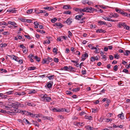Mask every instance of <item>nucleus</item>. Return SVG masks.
<instances>
[{"mask_svg": "<svg viewBox=\"0 0 130 130\" xmlns=\"http://www.w3.org/2000/svg\"><path fill=\"white\" fill-rule=\"evenodd\" d=\"M27 105L29 106H35V105L34 104L32 103L28 102L27 103Z\"/></svg>", "mask_w": 130, "mask_h": 130, "instance_id": "obj_31", "label": "nucleus"}, {"mask_svg": "<svg viewBox=\"0 0 130 130\" xmlns=\"http://www.w3.org/2000/svg\"><path fill=\"white\" fill-rule=\"evenodd\" d=\"M9 57H10L11 59L13 60L14 59V58L15 57V56L14 55H7Z\"/></svg>", "mask_w": 130, "mask_h": 130, "instance_id": "obj_48", "label": "nucleus"}, {"mask_svg": "<svg viewBox=\"0 0 130 130\" xmlns=\"http://www.w3.org/2000/svg\"><path fill=\"white\" fill-rule=\"evenodd\" d=\"M63 36H61L59 38L57 39V41H63Z\"/></svg>", "mask_w": 130, "mask_h": 130, "instance_id": "obj_33", "label": "nucleus"}, {"mask_svg": "<svg viewBox=\"0 0 130 130\" xmlns=\"http://www.w3.org/2000/svg\"><path fill=\"white\" fill-rule=\"evenodd\" d=\"M51 110L54 112H58V109H57L55 108H54L51 109Z\"/></svg>", "mask_w": 130, "mask_h": 130, "instance_id": "obj_53", "label": "nucleus"}, {"mask_svg": "<svg viewBox=\"0 0 130 130\" xmlns=\"http://www.w3.org/2000/svg\"><path fill=\"white\" fill-rule=\"evenodd\" d=\"M16 10H15V8L13 9H11L8 10H7V11L8 12H9L11 13H16Z\"/></svg>", "mask_w": 130, "mask_h": 130, "instance_id": "obj_19", "label": "nucleus"}, {"mask_svg": "<svg viewBox=\"0 0 130 130\" xmlns=\"http://www.w3.org/2000/svg\"><path fill=\"white\" fill-rule=\"evenodd\" d=\"M118 116L121 119H124V114L122 112L121 114L118 115Z\"/></svg>", "mask_w": 130, "mask_h": 130, "instance_id": "obj_16", "label": "nucleus"}, {"mask_svg": "<svg viewBox=\"0 0 130 130\" xmlns=\"http://www.w3.org/2000/svg\"><path fill=\"white\" fill-rule=\"evenodd\" d=\"M20 111L21 112L20 113H21L22 115H26L28 116L29 115H32V113L27 111L26 110H20Z\"/></svg>", "mask_w": 130, "mask_h": 130, "instance_id": "obj_4", "label": "nucleus"}, {"mask_svg": "<svg viewBox=\"0 0 130 130\" xmlns=\"http://www.w3.org/2000/svg\"><path fill=\"white\" fill-rule=\"evenodd\" d=\"M36 92L35 89L31 90L29 92L28 94H31L36 93Z\"/></svg>", "mask_w": 130, "mask_h": 130, "instance_id": "obj_21", "label": "nucleus"}, {"mask_svg": "<svg viewBox=\"0 0 130 130\" xmlns=\"http://www.w3.org/2000/svg\"><path fill=\"white\" fill-rule=\"evenodd\" d=\"M120 25H121V26L123 27L124 28H125L126 25L125 23L124 22H120Z\"/></svg>", "mask_w": 130, "mask_h": 130, "instance_id": "obj_28", "label": "nucleus"}, {"mask_svg": "<svg viewBox=\"0 0 130 130\" xmlns=\"http://www.w3.org/2000/svg\"><path fill=\"white\" fill-rule=\"evenodd\" d=\"M63 8L66 9H71V7L69 5H64L63 6Z\"/></svg>", "mask_w": 130, "mask_h": 130, "instance_id": "obj_18", "label": "nucleus"}, {"mask_svg": "<svg viewBox=\"0 0 130 130\" xmlns=\"http://www.w3.org/2000/svg\"><path fill=\"white\" fill-rule=\"evenodd\" d=\"M82 16V15H77L75 16V19L77 20H79L81 18Z\"/></svg>", "mask_w": 130, "mask_h": 130, "instance_id": "obj_26", "label": "nucleus"}, {"mask_svg": "<svg viewBox=\"0 0 130 130\" xmlns=\"http://www.w3.org/2000/svg\"><path fill=\"white\" fill-rule=\"evenodd\" d=\"M42 63L43 64H48L49 63V62L48 61H47V59L46 58H44L42 61Z\"/></svg>", "mask_w": 130, "mask_h": 130, "instance_id": "obj_17", "label": "nucleus"}, {"mask_svg": "<svg viewBox=\"0 0 130 130\" xmlns=\"http://www.w3.org/2000/svg\"><path fill=\"white\" fill-rule=\"evenodd\" d=\"M95 11H98L96 9L90 7H86L84 9L79 8V12H87L91 13Z\"/></svg>", "mask_w": 130, "mask_h": 130, "instance_id": "obj_2", "label": "nucleus"}, {"mask_svg": "<svg viewBox=\"0 0 130 130\" xmlns=\"http://www.w3.org/2000/svg\"><path fill=\"white\" fill-rule=\"evenodd\" d=\"M68 33L69 35H68V37L69 38H70V36H71L72 35V34L70 31H68Z\"/></svg>", "mask_w": 130, "mask_h": 130, "instance_id": "obj_55", "label": "nucleus"}, {"mask_svg": "<svg viewBox=\"0 0 130 130\" xmlns=\"http://www.w3.org/2000/svg\"><path fill=\"white\" fill-rule=\"evenodd\" d=\"M118 69V66L117 65H116L113 67V70L115 71H117Z\"/></svg>", "mask_w": 130, "mask_h": 130, "instance_id": "obj_49", "label": "nucleus"}, {"mask_svg": "<svg viewBox=\"0 0 130 130\" xmlns=\"http://www.w3.org/2000/svg\"><path fill=\"white\" fill-rule=\"evenodd\" d=\"M85 118L87 119H88L89 120H91L92 118V116H85Z\"/></svg>", "mask_w": 130, "mask_h": 130, "instance_id": "obj_39", "label": "nucleus"}, {"mask_svg": "<svg viewBox=\"0 0 130 130\" xmlns=\"http://www.w3.org/2000/svg\"><path fill=\"white\" fill-rule=\"evenodd\" d=\"M73 20V19L72 18H69L66 21V22L68 25H70L72 23Z\"/></svg>", "mask_w": 130, "mask_h": 130, "instance_id": "obj_8", "label": "nucleus"}, {"mask_svg": "<svg viewBox=\"0 0 130 130\" xmlns=\"http://www.w3.org/2000/svg\"><path fill=\"white\" fill-rule=\"evenodd\" d=\"M88 46L89 47V48H90L91 49H95V47H94L92 46V45L91 44H89L88 45Z\"/></svg>", "mask_w": 130, "mask_h": 130, "instance_id": "obj_30", "label": "nucleus"}, {"mask_svg": "<svg viewBox=\"0 0 130 130\" xmlns=\"http://www.w3.org/2000/svg\"><path fill=\"white\" fill-rule=\"evenodd\" d=\"M54 75H52L50 76H49L47 77L50 80H51L54 78Z\"/></svg>", "mask_w": 130, "mask_h": 130, "instance_id": "obj_36", "label": "nucleus"}, {"mask_svg": "<svg viewBox=\"0 0 130 130\" xmlns=\"http://www.w3.org/2000/svg\"><path fill=\"white\" fill-rule=\"evenodd\" d=\"M119 57V55H118V54L114 55V57L115 58L118 59Z\"/></svg>", "mask_w": 130, "mask_h": 130, "instance_id": "obj_62", "label": "nucleus"}, {"mask_svg": "<svg viewBox=\"0 0 130 130\" xmlns=\"http://www.w3.org/2000/svg\"><path fill=\"white\" fill-rule=\"evenodd\" d=\"M95 49H94L95 50L94 51V53H99L100 52H99V48H96V47H95Z\"/></svg>", "mask_w": 130, "mask_h": 130, "instance_id": "obj_35", "label": "nucleus"}, {"mask_svg": "<svg viewBox=\"0 0 130 130\" xmlns=\"http://www.w3.org/2000/svg\"><path fill=\"white\" fill-rule=\"evenodd\" d=\"M57 19L56 18H54L53 19H51V22L53 23H54L55 21L57 20Z\"/></svg>", "mask_w": 130, "mask_h": 130, "instance_id": "obj_41", "label": "nucleus"}, {"mask_svg": "<svg viewBox=\"0 0 130 130\" xmlns=\"http://www.w3.org/2000/svg\"><path fill=\"white\" fill-rule=\"evenodd\" d=\"M36 68L35 67H31L28 68V70H34Z\"/></svg>", "mask_w": 130, "mask_h": 130, "instance_id": "obj_27", "label": "nucleus"}, {"mask_svg": "<svg viewBox=\"0 0 130 130\" xmlns=\"http://www.w3.org/2000/svg\"><path fill=\"white\" fill-rule=\"evenodd\" d=\"M47 61H48L49 62H51L52 60V58L50 57H48L47 59Z\"/></svg>", "mask_w": 130, "mask_h": 130, "instance_id": "obj_51", "label": "nucleus"}, {"mask_svg": "<svg viewBox=\"0 0 130 130\" xmlns=\"http://www.w3.org/2000/svg\"><path fill=\"white\" fill-rule=\"evenodd\" d=\"M33 124H34L36 126L39 127V124L37 123V121H35L34 120L32 121Z\"/></svg>", "mask_w": 130, "mask_h": 130, "instance_id": "obj_24", "label": "nucleus"}, {"mask_svg": "<svg viewBox=\"0 0 130 130\" xmlns=\"http://www.w3.org/2000/svg\"><path fill=\"white\" fill-rule=\"evenodd\" d=\"M96 32L97 33H105L106 32V31L105 30H103L102 29H98L96 30Z\"/></svg>", "mask_w": 130, "mask_h": 130, "instance_id": "obj_15", "label": "nucleus"}, {"mask_svg": "<svg viewBox=\"0 0 130 130\" xmlns=\"http://www.w3.org/2000/svg\"><path fill=\"white\" fill-rule=\"evenodd\" d=\"M58 112H62L64 111V108H61L60 109H58Z\"/></svg>", "mask_w": 130, "mask_h": 130, "instance_id": "obj_50", "label": "nucleus"}, {"mask_svg": "<svg viewBox=\"0 0 130 130\" xmlns=\"http://www.w3.org/2000/svg\"><path fill=\"white\" fill-rule=\"evenodd\" d=\"M82 3L84 4H87L89 5H90L92 4V3L91 1L89 0H82Z\"/></svg>", "mask_w": 130, "mask_h": 130, "instance_id": "obj_5", "label": "nucleus"}, {"mask_svg": "<svg viewBox=\"0 0 130 130\" xmlns=\"http://www.w3.org/2000/svg\"><path fill=\"white\" fill-rule=\"evenodd\" d=\"M26 93L24 91L21 92H17L15 93V95H18L19 96L23 95L25 94Z\"/></svg>", "mask_w": 130, "mask_h": 130, "instance_id": "obj_7", "label": "nucleus"}, {"mask_svg": "<svg viewBox=\"0 0 130 130\" xmlns=\"http://www.w3.org/2000/svg\"><path fill=\"white\" fill-rule=\"evenodd\" d=\"M122 72L126 74H129L128 70L126 69H124Z\"/></svg>", "mask_w": 130, "mask_h": 130, "instance_id": "obj_44", "label": "nucleus"}, {"mask_svg": "<svg viewBox=\"0 0 130 130\" xmlns=\"http://www.w3.org/2000/svg\"><path fill=\"white\" fill-rule=\"evenodd\" d=\"M80 90V88H76L73 89H72V91L74 92H77L79 91Z\"/></svg>", "mask_w": 130, "mask_h": 130, "instance_id": "obj_38", "label": "nucleus"}, {"mask_svg": "<svg viewBox=\"0 0 130 130\" xmlns=\"http://www.w3.org/2000/svg\"><path fill=\"white\" fill-rule=\"evenodd\" d=\"M63 68L64 70L66 71H68V67L67 66H64L63 67Z\"/></svg>", "mask_w": 130, "mask_h": 130, "instance_id": "obj_58", "label": "nucleus"}, {"mask_svg": "<svg viewBox=\"0 0 130 130\" xmlns=\"http://www.w3.org/2000/svg\"><path fill=\"white\" fill-rule=\"evenodd\" d=\"M5 109L7 110H10L12 112H10L8 111V113H20L21 111H20V110L18 109H14V108L11 106L10 105H9L8 106H5Z\"/></svg>", "mask_w": 130, "mask_h": 130, "instance_id": "obj_1", "label": "nucleus"}, {"mask_svg": "<svg viewBox=\"0 0 130 130\" xmlns=\"http://www.w3.org/2000/svg\"><path fill=\"white\" fill-rule=\"evenodd\" d=\"M98 23L100 24V25H106L107 24L105 22L102 21H99Z\"/></svg>", "mask_w": 130, "mask_h": 130, "instance_id": "obj_29", "label": "nucleus"}, {"mask_svg": "<svg viewBox=\"0 0 130 130\" xmlns=\"http://www.w3.org/2000/svg\"><path fill=\"white\" fill-rule=\"evenodd\" d=\"M75 69L73 67L71 66H69L68 67V71L70 72H74L75 71Z\"/></svg>", "mask_w": 130, "mask_h": 130, "instance_id": "obj_14", "label": "nucleus"}, {"mask_svg": "<svg viewBox=\"0 0 130 130\" xmlns=\"http://www.w3.org/2000/svg\"><path fill=\"white\" fill-rule=\"evenodd\" d=\"M51 99L50 97H47L45 99V100H44V101L45 102H49L51 100Z\"/></svg>", "mask_w": 130, "mask_h": 130, "instance_id": "obj_22", "label": "nucleus"}, {"mask_svg": "<svg viewBox=\"0 0 130 130\" xmlns=\"http://www.w3.org/2000/svg\"><path fill=\"white\" fill-rule=\"evenodd\" d=\"M34 56H34L33 55L30 54L28 56V58H34Z\"/></svg>", "mask_w": 130, "mask_h": 130, "instance_id": "obj_57", "label": "nucleus"}, {"mask_svg": "<svg viewBox=\"0 0 130 130\" xmlns=\"http://www.w3.org/2000/svg\"><path fill=\"white\" fill-rule=\"evenodd\" d=\"M53 25L54 26H56V28L58 29L62 27V25L60 23H55Z\"/></svg>", "mask_w": 130, "mask_h": 130, "instance_id": "obj_6", "label": "nucleus"}, {"mask_svg": "<svg viewBox=\"0 0 130 130\" xmlns=\"http://www.w3.org/2000/svg\"><path fill=\"white\" fill-rule=\"evenodd\" d=\"M53 81H51L48 82L47 84V86L49 89L51 88L53 85Z\"/></svg>", "mask_w": 130, "mask_h": 130, "instance_id": "obj_10", "label": "nucleus"}, {"mask_svg": "<svg viewBox=\"0 0 130 130\" xmlns=\"http://www.w3.org/2000/svg\"><path fill=\"white\" fill-rule=\"evenodd\" d=\"M85 127L88 130H94V129L93 127H91L89 125Z\"/></svg>", "mask_w": 130, "mask_h": 130, "instance_id": "obj_20", "label": "nucleus"}, {"mask_svg": "<svg viewBox=\"0 0 130 130\" xmlns=\"http://www.w3.org/2000/svg\"><path fill=\"white\" fill-rule=\"evenodd\" d=\"M34 59H35L38 62H39L40 61V58H39L37 56H35L34 57Z\"/></svg>", "mask_w": 130, "mask_h": 130, "instance_id": "obj_34", "label": "nucleus"}, {"mask_svg": "<svg viewBox=\"0 0 130 130\" xmlns=\"http://www.w3.org/2000/svg\"><path fill=\"white\" fill-rule=\"evenodd\" d=\"M57 50L56 48H54L53 49V52L55 53L56 54L57 53Z\"/></svg>", "mask_w": 130, "mask_h": 130, "instance_id": "obj_59", "label": "nucleus"}, {"mask_svg": "<svg viewBox=\"0 0 130 130\" xmlns=\"http://www.w3.org/2000/svg\"><path fill=\"white\" fill-rule=\"evenodd\" d=\"M66 94L68 95H72L73 93L70 91H66Z\"/></svg>", "mask_w": 130, "mask_h": 130, "instance_id": "obj_43", "label": "nucleus"}, {"mask_svg": "<svg viewBox=\"0 0 130 130\" xmlns=\"http://www.w3.org/2000/svg\"><path fill=\"white\" fill-rule=\"evenodd\" d=\"M32 9H30L28 10L27 11V13L28 14H30L32 12Z\"/></svg>", "mask_w": 130, "mask_h": 130, "instance_id": "obj_46", "label": "nucleus"}, {"mask_svg": "<svg viewBox=\"0 0 130 130\" xmlns=\"http://www.w3.org/2000/svg\"><path fill=\"white\" fill-rule=\"evenodd\" d=\"M2 34L4 35H6L7 34L8 35L9 34V33L8 31H5L3 32Z\"/></svg>", "mask_w": 130, "mask_h": 130, "instance_id": "obj_61", "label": "nucleus"}, {"mask_svg": "<svg viewBox=\"0 0 130 130\" xmlns=\"http://www.w3.org/2000/svg\"><path fill=\"white\" fill-rule=\"evenodd\" d=\"M11 106L14 108V109H18L19 107H23V104H21L20 103L16 102L15 103H12L11 105H10Z\"/></svg>", "mask_w": 130, "mask_h": 130, "instance_id": "obj_3", "label": "nucleus"}, {"mask_svg": "<svg viewBox=\"0 0 130 130\" xmlns=\"http://www.w3.org/2000/svg\"><path fill=\"white\" fill-rule=\"evenodd\" d=\"M7 44L6 43L1 44H0V46L1 47H4L6 46Z\"/></svg>", "mask_w": 130, "mask_h": 130, "instance_id": "obj_42", "label": "nucleus"}, {"mask_svg": "<svg viewBox=\"0 0 130 130\" xmlns=\"http://www.w3.org/2000/svg\"><path fill=\"white\" fill-rule=\"evenodd\" d=\"M4 25L6 26H7L8 24H7L5 22L0 23V25Z\"/></svg>", "mask_w": 130, "mask_h": 130, "instance_id": "obj_40", "label": "nucleus"}, {"mask_svg": "<svg viewBox=\"0 0 130 130\" xmlns=\"http://www.w3.org/2000/svg\"><path fill=\"white\" fill-rule=\"evenodd\" d=\"M103 19H104L105 20H107L108 21H111V22H115L116 21L115 20H112L111 18H107V17H103Z\"/></svg>", "mask_w": 130, "mask_h": 130, "instance_id": "obj_12", "label": "nucleus"}, {"mask_svg": "<svg viewBox=\"0 0 130 130\" xmlns=\"http://www.w3.org/2000/svg\"><path fill=\"white\" fill-rule=\"evenodd\" d=\"M43 9L45 10H47L49 11H50L53 9L54 8L52 7L47 6L46 7H44Z\"/></svg>", "mask_w": 130, "mask_h": 130, "instance_id": "obj_13", "label": "nucleus"}, {"mask_svg": "<svg viewBox=\"0 0 130 130\" xmlns=\"http://www.w3.org/2000/svg\"><path fill=\"white\" fill-rule=\"evenodd\" d=\"M125 28L127 30H130V26H127V25H126Z\"/></svg>", "mask_w": 130, "mask_h": 130, "instance_id": "obj_64", "label": "nucleus"}, {"mask_svg": "<svg viewBox=\"0 0 130 130\" xmlns=\"http://www.w3.org/2000/svg\"><path fill=\"white\" fill-rule=\"evenodd\" d=\"M13 91H9L6 92L5 94H7L8 95L10 94H12Z\"/></svg>", "mask_w": 130, "mask_h": 130, "instance_id": "obj_52", "label": "nucleus"}, {"mask_svg": "<svg viewBox=\"0 0 130 130\" xmlns=\"http://www.w3.org/2000/svg\"><path fill=\"white\" fill-rule=\"evenodd\" d=\"M43 118L44 120L47 119L51 120V117H49L45 116Z\"/></svg>", "mask_w": 130, "mask_h": 130, "instance_id": "obj_45", "label": "nucleus"}, {"mask_svg": "<svg viewBox=\"0 0 130 130\" xmlns=\"http://www.w3.org/2000/svg\"><path fill=\"white\" fill-rule=\"evenodd\" d=\"M0 70L2 71L3 72H4L5 73H6L7 72V71L5 70L4 69H0Z\"/></svg>", "mask_w": 130, "mask_h": 130, "instance_id": "obj_56", "label": "nucleus"}, {"mask_svg": "<svg viewBox=\"0 0 130 130\" xmlns=\"http://www.w3.org/2000/svg\"><path fill=\"white\" fill-rule=\"evenodd\" d=\"M58 58H54V61L56 62H58Z\"/></svg>", "mask_w": 130, "mask_h": 130, "instance_id": "obj_63", "label": "nucleus"}, {"mask_svg": "<svg viewBox=\"0 0 130 130\" xmlns=\"http://www.w3.org/2000/svg\"><path fill=\"white\" fill-rule=\"evenodd\" d=\"M71 12V11L69 10L68 11H65L63 13L65 14H70Z\"/></svg>", "mask_w": 130, "mask_h": 130, "instance_id": "obj_37", "label": "nucleus"}, {"mask_svg": "<svg viewBox=\"0 0 130 130\" xmlns=\"http://www.w3.org/2000/svg\"><path fill=\"white\" fill-rule=\"evenodd\" d=\"M50 42L49 40H48V41H47V40L44 41L43 42V44H50Z\"/></svg>", "mask_w": 130, "mask_h": 130, "instance_id": "obj_47", "label": "nucleus"}, {"mask_svg": "<svg viewBox=\"0 0 130 130\" xmlns=\"http://www.w3.org/2000/svg\"><path fill=\"white\" fill-rule=\"evenodd\" d=\"M88 54L86 52L85 53V54H83L81 57L82 60L84 61L86 59V57L87 58L88 57Z\"/></svg>", "mask_w": 130, "mask_h": 130, "instance_id": "obj_11", "label": "nucleus"}, {"mask_svg": "<svg viewBox=\"0 0 130 130\" xmlns=\"http://www.w3.org/2000/svg\"><path fill=\"white\" fill-rule=\"evenodd\" d=\"M8 24L13 26L14 27H18V26H16L17 25V24L14 22L9 21L8 22Z\"/></svg>", "mask_w": 130, "mask_h": 130, "instance_id": "obj_9", "label": "nucleus"}, {"mask_svg": "<svg viewBox=\"0 0 130 130\" xmlns=\"http://www.w3.org/2000/svg\"><path fill=\"white\" fill-rule=\"evenodd\" d=\"M34 24L35 25V28H37L38 27V26L39 25V24L38 23V22L37 21L35 22H34Z\"/></svg>", "mask_w": 130, "mask_h": 130, "instance_id": "obj_32", "label": "nucleus"}, {"mask_svg": "<svg viewBox=\"0 0 130 130\" xmlns=\"http://www.w3.org/2000/svg\"><path fill=\"white\" fill-rule=\"evenodd\" d=\"M123 53L125 55L127 56L129 54H130V51L126 50Z\"/></svg>", "mask_w": 130, "mask_h": 130, "instance_id": "obj_23", "label": "nucleus"}, {"mask_svg": "<svg viewBox=\"0 0 130 130\" xmlns=\"http://www.w3.org/2000/svg\"><path fill=\"white\" fill-rule=\"evenodd\" d=\"M119 16L118 14L117 13H114L112 15V16H109V17L112 18H117Z\"/></svg>", "mask_w": 130, "mask_h": 130, "instance_id": "obj_25", "label": "nucleus"}, {"mask_svg": "<svg viewBox=\"0 0 130 130\" xmlns=\"http://www.w3.org/2000/svg\"><path fill=\"white\" fill-rule=\"evenodd\" d=\"M47 97V95L46 94H45L43 95V96L42 97V99H43V101H44V100H45V99Z\"/></svg>", "mask_w": 130, "mask_h": 130, "instance_id": "obj_60", "label": "nucleus"}, {"mask_svg": "<svg viewBox=\"0 0 130 130\" xmlns=\"http://www.w3.org/2000/svg\"><path fill=\"white\" fill-rule=\"evenodd\" d=\"M120 13L123 15L125 16V15L126 14V13L122 11H121Z\"/></svg>", "mask_w": 130, "mask_h": 130, "instance_id": "obj_54", "label": "nucleus"}]
</instances>
